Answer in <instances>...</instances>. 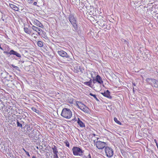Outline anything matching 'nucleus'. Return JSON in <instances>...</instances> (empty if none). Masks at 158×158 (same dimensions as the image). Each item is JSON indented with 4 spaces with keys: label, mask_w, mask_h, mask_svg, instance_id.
I'll return each mask as SVG.
<instances>
[{
    "label": "nucleus",
    "mask_w": 158,
    "mask_h": 158,
    "mask_svg": "<svg viewBox=\"0 0 158 158\" xmlns=\"http://www.w3.org/2000/svg\"><path fill=\"white\" fill-rule=\"evenodd\" d=\"M89 95L91 96H93L94 98L97 101H98L99 100L98 99V98L96 97V96L95 95V94H93L92 93H90L89 94Z\"/></svg>",
    "instance_id": "22"
},
{
    "label": "nucleus",
    "mask_w": 158,
    "mask_h": 158,
    "mask_svg": "<svg viewBox=\"0 0 158 158\" xmlns=\"http://www.w3.org/2000/svg\"><path fill=\"white\" fill-rule=\"evenodd\" d=\"M37 4V2H34L33 3V5H36Z\"/></svg>",
    "instance_id": "32"
},
{
    "label": "nucleus",
    "mask_w": 158,
    "mask_h": 158,
    "mask_svg": "<svg viewBox=\"0 0 158 158\" xmlns=\"http://www.w3.org/2000/svg\"><path fill=\"white\" fill-rule=\"evenodd\" d=\"M34 0H27V2L29 3H32Z\"/></svg>",
    "instance_id": "28"
},
{
    "label": "nucleus",
    "mask_w": 158,
    "mask_h": 158,
    "mask_svg": "<svg viewBox=\"0 0 158 158\" xmlns=\"http://www.w3.org/2000/svg\"><path fill=\"white\" fill-rule=\"evenodd\" d=\"M11 53L12 55H14L18 57L19 58L21 57V55L17 52L13 50H11Z\"/></svg>",
    "instance_id": "13"
},
{
    "label": "nucleus",
    "mask_w": 158,
    "mask_h": 158,
    "mask_svg": "<svg viewBox=\"0 0 158 158\" xmlns=\"http://www.w3.org/2000/svg\"><path fill=\"white\" fill-rule=\"evenodd\" d=\"M96 81V79H93V82L94 83H95V81Z\"/></svg>",
    "instance_id": "33"
},
{
    "label": "nucleus",
    "mask_w": 158,
    "mask_h": 158,
    "mask_svg": "<svg viewBox=\"0 0 158 158\" xmlns=\"http://www.w3.org/2000/svg\"><path fill=\"white\" fill-rule=\"evenodd\" d=\"M17 126L20 127H22V124L19 123L18 121H17Z\"/></svg>",
    "instance_id": "26"
},
{
    "label": "nucleus",
    "mask_w": 158,
    "mask_h": 158,
    "mask_svg": "<svg viewBox=\"0 0 158 158\" xmlns=\"http://www.w3.org/2000/svg\"><path fill=\"white\" fill-rule=\"evenodd\" d=\"M79 104L77 105L78 108L85 112L88 113L89 112V108L81 102H79Z\"/></svg>",
    "instance_id": "5"
},
{
    "label": "nucleus",
    "mask_w": 158,
    "mask_h": 158,
    "mask_svg": "<svg viewBox=\"0 0 158 158\" xmlns=\"http://www.w3.org/2000/svg\"><path fill=\"white\" fill-rule=\"evenodd\" d=\"M26 153L27 155L28 156H30V155L29 154V153L28 152H26Z\"/></svg>",
    "instance_id": "31"
},
{
    "label": "nucleus",
    "mask_w": 158,
    "mask_h": 158,
    "mask_svg": "<svg viewBox=\"0 0 158 158\" xmlns=\"http://www.w3.org/2000/svg\"><path fill=\"white\" fill-rule=\"evenodd\" d=\"M57 53L60 56L62 57H65L67 58H69V56L67 53L62 50H58L57 51Z\"/></svg>",
    "instance_id": "8"
},
{
    "label": "nucleus",
    "mask_w": 158,
    "mask_h": 158,
    "mask_svg": "<svg viewBox=\"0 0 158 158\" xmlns=\"http://www.w3.org/2000/svg\"><path fill=\"white\" fill-rule=\"evenodd\" d=\"M106 143L100 141H97L96 143L97 147L99 149H102L106 147Z\"/></svg>",
    "instance_id": "7"
},
{
    "label": "nucleus",
    "mask_w": 158,
    "mask_h": 158,
    "mask_svg": "<svg viewBox=\"0 0 158 158\" xmlns=\"http://www.w3.org/2000/svg\"><path fill=\"white\" fill-rule=\"evenodd\" d=\"M37 44L38 46L40 47H42L43 46V44L42 41H39L38 42Z\"/></svg>",
    "instance_id": "20"
},
{
    "label": "nucleus",
    "mask_w": 158,
    "mask_h": 158,
    "mask_svg": "<svg viewBox=\"0 0 158 158\" xmlns=\"http://www.w3.org/2000/svg\"><path fill=\"white\" fill-rule=\"evenodd\" d=\"M132 84H133V85H134V86H135V83H132Z\"/></svg>",
    "instance_id": "36"
},
{
    "label": "nucleus",
    "mask_w": 158,
    "mask_h": 158,
    "mask_svg": "<svg viewBox=\"0 0 158 158\" xmlns=\"http://www.w3.org/2000/svg\"><path fill=\"white\" fill-rule=\"evenodd\" d=\"M31 27L30 25H28L26 27H25V26H24V31L26 33L29 35H30L31 32Z\"/></svg>",
    "instance_id": "9"
},
{
    "label": "nucleus",
    "mask_w": 158,
    "mask_h": 158,
    "mask_svg": "<svg viewBox=\"0 0 158 158\" xmlns=\"http://www.w3.org/2000/svg\"><path fill=\"white\" fill-rule=\"evenodd\" d=\"M30 127H27V131L30 130Z\"/></svg>",
    "instance_id": "34"
},
{
    "label": "nucleus",
    "mask_w": 158,
    "mask_h": 158,
    "mask_svg": "<svg viewBox=\"0 0 158 158\" xmlns=\"http://www.w3.org/2000/svg\"><path fill=\"white\" fill-rule=\"evenodd\" d=\"M10 6L14 10H15L16 11L18 10V8L15 5L13 4H11V5H10Z\"/></svg>",
    "instance_id": "18"
},
{
    "label": "nucleus",
    "mask_w": 158,
    "mask_h": 158,
    "mask_svg": "<svg viewBox=\"0 0 158 158\" xmlns=\"http://www.w3.org/2000/svg\"><path fill=\"white\" fill-rule=\"evenodd\" d=\"M37 149H38V147H37Z\"/></svg>",
    "instance_id": "41"
},
{
    "label": "nucleus",
    "mask_w": 158,
    "mask_h": 158,
    "mask_svg": "<svg viewBox=\"0 0 158 158\" xmlns=\"http://www.w3.org/2000/svg\"><path fill=\"white\" fill-rule=\"evenodd\" d=\"M77 123H78V125L80 126L81 127H84L85 126V124L83 123L80 119L79 118H78V120Z\"/></svg>",
    "instance_id": "15"
},
{
    "label": "nucleus",
    "mask_w": 158,
    "mask_h": 158,
    "mask_svg": "<svg viewBox=\"0 0 158 158\" xmlns=\"http://www.w3.org/2000/svg\"><path fill=\"white\" fill-rule=\"evenodd\" d=\"M23 150H24V151L26 153V152H27L26 150H25L23 148Z\"/></svg>",
    "instance_id": "39"
},
{
    "label": "nucleus",
    "mask_w": 158,
    "mask_h": 158,
    "mask_svg": "<svg viewBox=\"0 0 158 158\" xmlns=\"http://www.w3.org/2000/svg\"><path fill=\"white\" fill-rule=\"evenodd\" d=\"M66 146L68 147H69V142H65Z\"/></svg>",
    "instance_id": "29"
},
{
    "label": "nucleus",
    "mask_w": 158,
    "mask_h": 158,
    "mask_svg": "<svg viewBox=\"0 0 158 158\" xmlns=\"http://www.w3.org/2000/svg\"><path fill=\"white\" fill-rule=\"evenodd\" d=\"M91 83L92 80L90 79L89 81L85 82L84 83V84L86 85H87L88 86H91Z\"/></svg>",
    "instance_id": "19"
},
{
    "label": "nucleus",
    "mask_w": 158,
    "mask_h": 158,
    "mask_svg": "<svg viewBox=\"0 0 158 158\" xmlns=\"http://www.w3.org/2000/svg\"><path fill=\"white\" fill-rule=\"evenodd\" d=\"M101 94L103 96L107 98H108L111 99L112 97L110 96V93L109 90H107L104 92L103 93H101Z\"/></svg>",
    "instance_id": "11"
},
{
    "label": "nucleus",
    "mask_w": 158,
    "mask_h": 158,
    "mask_svg": "<svg viewBox=\"0 0 158 158\" xmlns=\"http://www.w3.org/2000/svg\"><path fill=\"white\" fill-rule=\"evenodd\" d=\"M33 23L34 25H36L39 27L42 28H43V25L38 20L36 19H34L33 20Z\"/></svg>",
    "instance_id": "10"
},
{
    "label": "nucleus",
    "mask_w": 158,
    "mask_h": 158,
    "mask_svg": "<svg viewBox=\"0 0 158 158\" xmlns=\"http://www.w3.org/2000/svg\"><path fill=\"white\" fill-rule=\"evenodd\" d=\"M34 132H35V130H33V131H32L31 132V133H32V134H34Z\"/></svg>",
    "instance_id": "35"
},
{
    "label": "nucleus",
    "mask_w": 158,
    "mask_h": 158,
    "mask_svg": "<svg viewBox=\"0 0 158 158\" xmlns=\"http://www.w3.org/2000/svg\"><path fill=\"white\" fill-rule=\"evenodd\" d=\"M31 28L34 31L37 32L39 35H40V32L42 31V30L40 28L36 27L34 25H33L31 27Z\"/></svg>",
    "instance_id": "12"
},
{
    "label": "nucleus",
    "mask_w": 158,
    "mask_h": 158,
    "mask_svg": "<svg viewBox=\"0 0 158 158\" xmlns=\"http://www.w3.org/2000/svg\"><path fill=\"white\" fill-rule=\"evenodd\" d=\"M114 120L116 123L118 124L121 125V123L118 120L117 118H114Z\"/></svg>",
    "instance_id": "21"
},
{
    "label": "nucleus",
    "mask_w": 158,
    "mask_h": 158,
    "mask_svg": "<svg viewBox=\"0 0 158 158\" xmlns=\"http://www.w3.org/2000/svg\"><path fill=\"white\" fill-rule=\"evenodd\" d=\"M52 149L54 154L57 153H58L57 147L55 145H53V147H52Z\"/></svg>",
    "instance_id": "16"
},
{
    "label": "nucleus",
    "mask_w": 158,
    "mask_h": 158,
    "mask_svg": "<svg viewBox=\"0 0 158 158\" xmlns=\"http://www.w3.org/2000/svg\"><path fill=\"white\" fill-rule=\"evenodd\" d=\"M3 53L5 54H6L7 55H11V50L10 51V52H8L7 51H4L3 52Z\"/></svg>",
    "instance_id": "24"
},
{
    "label": "nucleus",
    "mask_w": 158,
    "mask_h": 158,
    "mask_svg": "<svg viewBox=\"0 0 158 158\" xmlns=\"http://www.w3.org/2000/svg\"><path fill=\"white\" fill-rule=\"evenodd\" d=\"M61 115L64 118L67 119L71 118L72 115L71 110L67 108H64L63 109Z\"/></svg>",
    "instance_id": "1"
},
{
    "label": "nucleus",
    "mask_w": 158,
    "mask_h": 158,
    "mask_svg": "<svg viewBox=\"0 0 158 158\" xmlns=\"http://www.w3.org/2000/svg\"><path fill=\"white\" fill-rule=\"evenodd\" d=\"M146 81L149 83L152 82L154 86L158 88V81L154 79L148 78L146 79Z\"/></svg>",
    "instance_id": "6"
},
{
    "label": "nucleus",
    "mask_w": 158,
    "mask_h": 158,
    "mask_svg": "<svg viewBox=\"0 0 158 158\" xmlns=\"http://www.w3.org/2000/svg\"><path fill=\"white\" fill-rule=\"evenodd\" d=\"M35 34L34 33H33L32 34H31V36H33V35H34Z\"/></svg>",
    "instance_id": "38"
},
{
    "label": "nucleus",
    "mask_w": 158,
    "mask_h": 158,
    "mask_svg": "<svg viewBox=\"0 0 158 158\" xmlns=\"http://www.w3.org/2000/svg\"><path fill=\"white\" fill-rule=\"evenodd\" d=\"M32 158H36L35 156H33L32 157Z\"/></svg>",
    "instance_id": "37"
},
{
    "label": "nucleus",
    "mask_w": 158,
    "mask_h": 158,
    "mask_svg": "<svg viewBox=\"0 0 158 158\" xmlns=\"http://www.w3.org/2000/svg\"><path fill=\"white\" fill-rule=\"evenodd\" d=\"M85 158H91L90 155L89 154L87 156H85Z\"/></svg>",
    "instance_id": "30"
},
{
    "label": "nucleus",
    "mask_w": 158,
    "mask_h": 158,
    "mask_svg": "<svg viewBox=\"0 0 158 158\" xmlns=\"http://www.w3.org/2000/svg\"><path fill=\"white\" fill-rule=\"evenodd\" d=\"M134 88H133V91H134Z\"/></svg>",
    "instance_id": "42"
},
{
    "label": "nucleus",
    "mask_w": 158,
    "mask_h": 158,
    "mask_svg": "<svg viewBox=\"0 0 158 158\" xmlns=\"http://www.w3.org/2000/svg\"><path fill=\"white\" fill-rule=\"evenodd\" d=\"M69 19L70 23L73 25V31H77V30L78 27L76 18L74 17L73 15L71 14L69 16Z\"/></svg>",
    "instance_id": "2"
},
{
    "label": "nucleus",
    "mask_w": 158,
    "mask_h": 158,
    "mask_svg": "<svg viewBox=\"0 0 158 158\" xmlns=\"http://www.w3.org/2000/svg\"><path fill=\"white\" fill-rule=\"evenodd\" d=\"M28 136L30 138H33L35 136L34 134H32V133L29 134Z\"/></svg>",
    "instance_id": "25"
},
{
    "label": "nucleus",
    "mask_w": 158,
    "mask_h": 158,
    "mask_svg": "<svg viewBox=\"0 0 158 158\" xmlns=\"http://www.w3.org/2000/svg\"><path fill=\"white\" fill-rule=\"evenodd\" d=\"M99 24L101 27H103L106 25V22L103 20H101L100 21Z\"/></svg>",
    "instance_id": "17"
},
{
    "label": "nucleus",
    "mask_w": 158,
    "mask_h": 158,
    "mask_svg": "<svg viewBox=\"0 0 158 158\" xmlns=\"http://www.w3.org/2000/svg\"><path fill=\"white\" fill-rule=\"evenodd\" d=\"M105 152L106 156L108 157H111L113 155V150L110 148L108 147H106L105 149Z\"/></svg>",
    "instance_id": "4"
},
{
    "label": "nucleus",
    "mask_w": 158,
    "mask_h": 158,
    "mask_svg": "<svg viewBox=\"0 0 158 158\" xmlns=\"http://www.w3.org/2000/svg\"><path fill=\"white\" fill-rule=\"evenodd\" d=\"M96 81L98 82L100 84H102L103 83V82L102 81V78L98 75H97L96 76Z\"/></svg>",
    "instance_id": "14"
},
{
    "label": "nucleus",
    "mask_w": 158,
    "mask_h": 158,
    "mask_svg": "<svg viewBox=\"0 0 158 158\" xmlns=\"http://www.w3.org/2000/svg\"><path fill=\"white\" fill-rule=\"evenodd\" d=\"M53 156L54 158H59L57 153L54 154Z\"/></svg>",
    "instance_id": "27"
},
{
    "label": "nucleus",
    "mask_w": 158,
    "mask_h": 158,
    "mask_svg": "<svg viewBox=\"0 0 158 158\" xmlns=\"http://www.w3.org/2000/svg\"><path fill=\"white\" fill-rule=\"evenodd\" d=\"M31 110L35 112L36 113H38L39 112V110H37L34 107H32Z\"/></svg>",
    "instance_id": "23"
},
{
    "label": "nucleus",
    "mask_w": 158,
    "mask_h": 158,
    "mask_svg": "<svg viewBox=\"0 0 158 158\" xmlns=\"http://www.w3.org/2000/svg\"><path fill=\"white\" fill-rule=\"evenodd\" d=\"M34 38H37V37L36 36H34Z\"/></svg>",
    "instance_id": "40"
},
{
    "label": "nucleus",
    "mask_w": 158,
    "mask_h": 158,
    "mask_svg": "<svg viewBox=\"0 0 158 158\" xmlns=\"http://www.w3.org/2000/svg\"><path fill=\"white\" fill-rule=\"evenodd\" d=\"M73 154L75 156H82V154L84 151L78 147H74L72 148Z\"/></svg>",
    "instance_id": "3"
}]
</instances>
